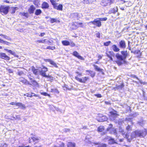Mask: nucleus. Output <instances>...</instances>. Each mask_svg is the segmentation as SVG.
<instances>
[{
	"mask_svg": "<svg viewBox=\"0 0 147 147\" xmlns=\"http://www.w3.org/2000/svg\"><path fill=\"white\" fill-rule=\"evenodd\" d=\"M121 133L122 136L125 135V137L127 139V141L129 142H130L134 138L137 137H144V132L138 130L133 131L130 135L129 133H126L125 134L123 130L122 131Z\"/></svg>",
	"mask_w": 147,
	"mask_h": 147,
	"instance_id": "f257e3e1",
	"label": "nucleus"
},
{
	"mask_svg": "<svg viewBox=\"0 0 147 147\" xmlns=\"http://www.w3.org/2000/svg\"><path fill=\"white\" fill-rule=\"evenodd\" d=\"M121 55L119 53H117L115 57L117 59L116 63L119 66H121L124 64L126 63L125 59L129 56V55L127 50L123 51L121 52Z\"/></svg>",
	"mask_w": 147,
	"mask_h": 147,
	"instance_id": "f03ea898",
	"label": "nucleus"
},
{
	"mask_svg": "<svg viewBox=\"0 0 147 147\" xmlns=\"http://www.w3.org/2000/svg\"><path fill=\"white\" fill-rule=\"evenodd\" d=\"M42 69L44 70H41L40 71V74L42 76L45 77L49 79V80H53V77L51 75H47L46 74V72L48 71L47 68L44 65L42 66Z\"/></svg>",
	"mask_w": 147,
	"mask_h": 147,
	"instance_id": "7ed1b4c3",
	"label": "nucleus"
},
{
	"mask_svg": "<svg viewBox=\"0 0 147 147\" xmlns=\"http://www.w3.org/2000/svg\"><path fill=\"white\" fill-rule=\"evenodd\" d=\"M84 27V25L82 22L75 21L72 22L71 28L72 30H75L79 27L83 28Z\"/></svg>",
	"mask_w": 147,
	"mask_h": 147,
	"instance_id": "20e7f679",
	"label": "nucleus"
},
{
	"mask_svg": "<svg viewBox=\"0 0 147 147\" xmlns=\"http://www.w3.org/2000/svg\"><path fill=\"white\" fill-rule=\"evenodd\" d=\"M10 7L9 6L1 5L0 6V13L2 15L7 14L9 11Z\"/></svg>",
	"mask_w": 147,
	"mask_h": 147,
	"instance_id": "39448f33",
	"label": "nucleus"
},
{
	"mask_svg": "<svg viewBox=\"0 0 147 147\" xmlns=\"http://www.w3.org/2000/svg\"><path fill=\"white\" fill-rule=\"evenodd\" d=\"M109 118L112 120H115L117 117L119 116V114L117 113V111L113 109L112 111L109 112Z\"/></svg>",
	"mask_w": 147,
	"mask_h": 147,
	"instance_id": "423d86ee",
	"label": "nucleus"
},
{
	"mask_svg": "<svg viewBox=\"0 0 147 147\" xmlns=\"http://www.w3.org/2000/svg\"><path fill=\"white\" fill-rule=\"evenodd\" d=\"M50 1L54 9L60 11H62L63 10V6L62 4H60L58 6H57V4L56 3L55 1L54 0H50Z\"/></svg>",
	"mask_w": 147,
	"mask_h": 147,
	"instance_id": "0eeeda50",
	"label": "nucleus"
},
{
	"mask_svg": "<svg viewBox=\"0 0 147 147\" xmlns=\"http://www.w3.org/2000/svg\"><path fill=\"white\" fill-rule=\"evenodd\" d=\"M105 54L106 56L109 59V60L111 61H113V58L115 56V53L112 51H106Z\"/></svg>",
	"mask_w": 147,
	"mask_h": 147,
	"instance_id": "6e6552de",
	"label": "nucleus"
},
{
	"mask_svg": "<svg viewBox=\"0 0 147 147\" xmlns=\"http://www.w3.org/2000/svg\"><path fill=\"white\" fill-rule=\"evenodd\" d=\"M75 78L79 82L83 83H86L89 79V77L86 76L82 78H79L77 76H76L75 77Z\"/></svg>",
	"mask_w": 147,
	"mask_h": 147,
	"instance_id": "1a4fd4ad",
	"label": "nucleus"
},
{
	"mask_svg": "<svg viewBox=\"0 0 147 147\" xmlns=\"http://www.w3.org/2000/svg\"><path fill=\"white\" fill-rule=\"evenodd\" d=\"M93 24L96 25L98 27H100L102 25L101 22L100 20L97 18L94 19L93 21H91L89 22Z\"/></svg>",
	"mask_w": 147,
	"mask_h": 147,
	"instance_id": "9d476101",
	"label": "nucleus"
},
{
	"mask_svg": "<svg viewBox=\"0 0 147 147\" xmlns=\"http://www.w3.org/2000/svg\"><path fill=\"white\" fill-rule=\"evenodd\" d=\"M109 127L107 129V131H109L111 134H116L117 131L116 129L113 128V125L111 124H110L109 125Z\"/></svg>",
	"mask_w": 147,
	"mask_h": 147,
	"instance_id": "9b49d317",
	"label": "nucleus"
},
{
	"mask_svg": "<svg viewBox=\"0 0 147 147\" xmlns=\"http://www.w3.org/2000/svg\"><path fill=\"white\" fill-rule=\"evenodd\" d=\"M106 116L102 115L101 114H99L97 117V120L99 122H103L107 119Z\"/></svg>",
	"mask_w": 147,
	"mask_h": 147,
	"instance_id": "f8f14e48",
	"label": "nucleus"
},
{
	"mask_svg": "<svg viewBox=\"0 0 147 147\" xmlns=\"http://www.w3.org/2000/svg\"><path fill=\"white\" fill-rule=\"evenodd\" d=\"M44 61L46 62H49L50 64L52 65V66L56 68H58V66L57 64L53 60L49 59H44Z\"/></svg>",
	"mask_w": 147,
	"mask_h": 147,
	"instance_id": "ddd939ff",
	"label": "nucleus"
},
{
	"mask_svg": "<svg viewBox=\"0 0 147 147\" xmlns=\"http://www.w3.org/2000/svg\"><path fill=\"white\" fill-rule=\"evenodd\" d=\"M131 52L136 55V58H140L141 56L142 53L140 52V50L139 49L136 50L134 51H131Z\"/></svg>",
	"mask_w": 147,
	"mask_h": 147,
	"instance_id": "4468645a",
	"label": "nucleus"
},
{
	"mask_svg": "<svg viewBox=\"0 0 147 147\" xmlns=\"http://www.w3.org/2000/svg\"><path fill=\"white\" fill-rule=\"evenodd\" d=\"M29 79L31 80V83L29 82V84H28V85L32 86L33 87H38L39 86V84L35 80H32V79L31 78H29Z\"/></svg>",
	"mask_w": 147,
	"mask_h": 147,
	"instance_id": "2eb2a0df",
	"label": "nucleus"
},
{
	"mask_svg": "<svg viewBox=\"0 0 147 147\" xmlns=\"http://www.w3.org/2000/svg\"><path fill=\"white\" fill-rule=\"evenodd\" d=\"M0 58L6 61L9 60L10 58L6 55L5 53H0Z\"/></svg>",
	"mask_w": 147,
	"mask_h": 147,
	"instance_id": "dca6fc26",
	"label": "nucleus"
},
{
	"mask_svg": "<svg viewBox=\"0 0 147 147\" xmlns=\"http://www.w3.org/2000/svg\"><path fill=\"white\" fill-rule=\"evenodd\" d=\"M31 139L32 140L33 142H35L34 144L38 143L40 140L39 138L38 137L33 136L31 137V138H29L28 142L30 143L31 142Z\"/></svg>",
	"mask_w": 147,
	"mask_h": 147,
	"instance_id": "f3484780",
	"label": "nucleus"
},
{
	"mask_svg": "<svg viewBox=\"0 0 147 147\" xmlns=\"http://www.w3.org/2000/svg\"><path fill=\"white\" fill-rule=\"evenodd\" d=\"M119 47L122 49H125L126 47V43L125 40H121L119 42Z\"/></svg>",
	"mask_w": 147,
	"mask_h": 147,
	"instance_id": "a211bd4d",
	"label": "nucleus"
},
{
	"mask_svg": "<svg viewBox=\"0 0 147 147\" xmlns=\"http://www.w3.org/2000/svg\"><path fill=\"white\" fill-rule=\"evenodd\" d=\"M124 86V84L123 83H122L120 85H118L116 84L115 86L113 88V89L114 90H119L121 89Z\"/></svg>",
	"mask_w": 147,
	"mask_h": 147,
	"instance_id": "6ab92c4d",
	"label": "nucleus"
},
{
	"mask_svg": "<svg viewBox=\"0 0 147 147\" xmlns=\"http://www.w3.org/2000/svg\"><path fill=\"white\" fill-rule=\"evenodd\" d=\"M35 9V7L33 5H32L30 6V7L28 8V11L30 14H32L34 13Z\"/></svg>",
	"mask_w": 147,
	"mask_h": 147,
	"instance_id": "aec40b11",
	"label": "nucleus"
},
{
	"mask_svg": "<svg viewBox=\"0 0 147 147\" xmlns=\"http://www.w3.org/2000/svg\"><path fill=\"white\" fill-rule=\"evenodd\" d=\"M49 7V5L47 2L44 1L42 4L41 7L42 9H48Z\"/></svg>",
	"mask_w": 147,
	"mask_h": 147,
	"instance_id": "412c9836",
	"label": "nucleus"
},
{
	"mask_svg": "<svg viewBox=\"0 0 147 147\" xmlns=\"http://www.w3.org/2000/svg\"><path fill=\"white\" fill-rule=\"evenodd\" d=\"M72 54L74 56L78 58L79 59L82 60H84V58L81 56L79 55L78 53L76 51H74L73 53Z\"/></svg>",
	"mask_w": 147,
	"mask_h": 147,
	"instance_id": "4be33fe9",
	"label": "nucleus"
},
{
	"mask_svg": "<svg viewBox=\"0 0 147 147\" xmlns=\"http://www.w3.org/2000/svg\"><path fill=\"white\" fill-rule=\"evenodd\" d=\"M20 82H22L24 84L28 85V84H29V81L24 78L22 77H20Z\"/></svg>",
	"mask_w": 147,
	"mask_h": 147,
	"instance_id": "5701e85b",
	"label": "nucleus"
},
{
	"mask_svg": "<svg viewBox=\"0 0 147 147\" xmlns=\"http://www.w3.org/2000/svg\"><path fill=\"white\" fill-rule=\"evenodd\" d=\"M4 50L5 51H7L8 52L10 53L12 55H13L14 57H19V56L18 55H16V53L15 52L11 50H8L6 49H5Z\"/></svg>",
	"mask_w": 147,
	"mask_h": 147,
	"instance_id": "b1692460",
	"label": "nucleus"
},
{
	"mask_svg": "<svg viewBox=\"0 0 147 147\" xmlns=\"http://www.w3.org/2000/svg\"><path fill=\"white\" fill-rule=\"evenodd\" d=\"M16 106L22 109H25L26 107L24 105L20 102L16 103Z\"/></svg>",
	"mask_w": 147,
	"mask_h": 147,
	"instance_id": "393cba45",
	"label": "nucleus"
},
{
	"mask_svg": "<svg viewBox=\"0 0 147 147\" xmlns=\"http://www.w3.org/2000/svg\"><path fill=\"white\" fill-rule=\"evenodd\" d=\"M31 70L35 75H36L38 74L39 72L38 69H36L34 66H32Z\"/></svg>",
	"mask_w": 147,
	"mask_h": 147,
	"instance_id": "a878e982",
	"label": "nucleus"
},
{
	"mask_svg": "<svg viewBox=\"0 0 147 147\" xmlns=\"http://www.w3.org/2000/svg\"><path fill=\"white\" fill-rule=\"evenodd\" d=\"M93 66L94 67L95 69L97 71L103 73V69L100 68L97 65L94 64Z\"/></svg>",
	"mask_w": 147,
	"mask_h": 147,
	"instance_id": "bb28decb",
	"label": "nucleus"
},
{
	"mask_svg": "<svg viewBox=\"0 0 147 147\" xmlns=\"http://www.w3.org/2000/svg\"><path fill=\"white\" fill-rule=\"evenodd\" d=\"M112 49L115 52H118L120 51V49L116 45H113L112 46Z\"/></svg>",
	"mask_w": 147,
	"mask_h": 147,
	"instance_id": "cd10ccee",
	"label": "nucleus"
},
{
	"mask_svg": "<svg viewBox=\"0 0 147 147\" xmlns=\"http://www.w3.org/2000/svg\"><path fill=\"white\" fill-rule=\"evenodd\" d=\"M105 127L103 126L100 125L97 128V131L98 132H102L105 130Z\"/></svg>",
	"mask_w": 147,
	"mask_h": 147,
	"instance_id": "c85d7f7f",
	"label": "nucleus"
},
{
	"mask_svg": "<svg viewBox=\"0 0 147 147\" xmlns=\"http://www.w3.org/2000/svg\"><path fill=\"white\" fill-rule=\"evenodd\" d=\"M86 72H88L90 74V76L92 77H94L95 75V73L93 71L90 70H86Z\"/></svg>",
	"mask_w": 147,
	"mask_h": 147,
	"instance_id": "c756f323",
	"label": "nucleus"
},
{
	"mask_svg": "<svg viewBox=\"0 0 147 147\" xmlns=\"http://www.w3.org/2000/svg\"><path fill=\"white\" fill-rule=\"evenodd\" d=\"M67 147H75L76 144L72 142H68L67 144Z\"/></svg>",
	"mask_w": 147,
	"mask_h": 147,
	"instance_id": "7c9ffc66",
	"label": "nucleus"
},
{
	"mask_svg": "<svg viewBox=\"0 0 147 147\" xmlns=\"http://www.w3.org/2000/svg\"><path fill=\"white\" fill-rule=\"evenodd\" d=\"M109 144H111L117 143L114 139L113 138H110L109 140Z\"/></svg>",
	"mask_w": 147,
	"mask_h": 147,
	"instance_id": "2f4dec72",
	"label": "nucleus"
},
{
	"mask_svg": "<svg viewBox=\"0 0 147 147\" xmlns=\"http://www.w3.org/2000/svg\"><path fill=\"white\" fill-rule=\"evenodd\" d=\"M62 44L65 46H68L70 45L69 42L67 40H64L62 41Z\"/></svg>",
	"mask_w": 147,
	"mask_h": 147,
	"instance_id": "473e14b6",
	"label": "nucleus"
},
{
	"mask_svg": "<svg viewBox=\"0 0 147 147\" xmlns=\"http://www.w3.org/2000/svg\"><path fill=\"white\" fill-rule=\"evenodd\" d=\"M42 13V11L40 9H38L36 10L35 12V14L36 15L38 16L40 15Z\"/></svg>",
	"mask_w": 147,
	"mask_h": 147,
	"instance_id": "72a5a7b5",
	"label": "nucleus"
},
{
	"mask_svg": "<svg viewBox=\"0 0 147 147\" xmlns=\"http://www.w3.org/2000/svg\"><path fill=\"white\" fill-rule=\"evenodd\" d=\"M40 0H34L33 3L36 7H38L40 4Z\"/></svg>",
	"mask_w": 147,
	"mask_h": 147,
	"instance_id": "f704fd0d",
	"label": "nucleus"
},
{
	"mask_svg": "<svg viewBox=\"0 0 147 147\" xmlns=\"http://www.w3.org/2000/svg\"><path fill=\"white\" fill-rule=\"evenodd\" d=\"M11 13L14 14L15 13L16 11L18 9V7H11Z\"/></svg>",
	"mask_w": 147,
	"mask_h": 147,
	"instance_id": "c9c22d12",
	"label": "nucleus"
},
{
	"mask_svg": "<svg viewBox=\"0 0 147 147\" xmlns=\"http://www.w3.org/2000/svg\"><path fill=\"white\" fill-rule=\"evenodd\" d=\"M50 92L53 93H56L57 94L59 93V92L57 88L51 89Z\"/></svg>",
	"mask_w": 147,
	"mask_h": 147,
	"instance_id": "e433bc0d",
	"label": "nucleus"
},
{
	"mask_svg": "<svg viewBox=\"0 0 147 147\" xmlns=\"http://www.w3.org/2000/svg\"><path fill=\"white\" fill-rule=\"evenodd\" d=\"M50 22L51 23H53L54 22H56L57 21L58 22H60V21L59 20L57 21L56 19L55 18H51L50 19Z\"/></svg>",
	"mask_w": 147,
	"mask_h": 147,
	"instance_id": "4c0bfd02",
	"label": "nucleus"
},
{
	"mask_svg": "<svg viewBox=\"0 0 147 147\" xmlns=\"http://www.w3.org/2000/svg\"><path fill=\"white\" fill-rule=\"evenodd\" d=\"M111 13H115L116 12H117L118 11V8L117 7L116 8H113L111 11Z\"/></svg>",
	"mask_w": 147,
	"mask_h": 147,
	"instance_id": "58836bf2",
	"label": "nucleus"
},
{
	"mask_svg": "<svg viewBox=\"0 0 147 147\" xmlns=\"http://www.w3.org/2000/svg\"><path fill=\"white\" fill-rule=\"evenodd\" d=\"M0 36L3 37L4 38L7 39L9 40H11V39L10 38H9L8 36L6 35H3L2 34H0Z\"/></svg>",
	"mask_w": 147,
	"mask_h": 147,
	"instance_id": "ea45409f",
	"label": "nucleus"
},
{
	"mask_svg": "<svg viewBox=\"0 0 147 147\" xmlns=\"http://www.w3.org/2000/svg\"><path fill=\"white\" fill-rule=\"evenodd\" d=\"M111 43V42L110 41H109L105 42L103 43V45L105 46H108L110 45Z\"/></svg>",
	"mask_w": 147,
	"mask_h": 147,
	"instance_id": "a19ab883",
	"label": "nucleus"
},
{
	"mask_svg": "<svg viewBox=\"0 0 147 147\" xmlns=\"http://www.w3.org/2000/svg\"><path fill=\"white\" fill-rule=\"evenodd\" d=\"M46 40V39H45L44 40H38L36 41V42H37L38 43H44Z\"/></svg>",
	"mask_w": 147,
	"mask_h": 147,
	"instance_id": "79ce46f5",
	"label": "nucleus"
},
{
	"mask_svg": "<svg viewBox=\"0 0 147 147\" xmlns=\"http://www.w3.org/2000/svg\"><path fill=\"white\" fill-rule=\"evenodd\" d=\"M107 145L105 143H102L98 145L97 147H107Z\"/></svg>",
	"mask_w": 147,
	"mask_h": 147,
	"instance_id": "37998d69",
	"label": "nucleus"
},
{
	"mask_svg": "<svg viewBox=\"0 0 147 147\" xmlns=\"http://www.w3.org/2000/svg\"><path fill=\"white\" fill-rule=\"evenodd\" d=\"M46 49L49 50H54L55 49V46L51 47L50 46H48L47 47Z\"/></svg>",
	"mask_w": 147,
	"mask_h": 147,
	"instance_id": "c03bdc74",
	"label": "nucleus"
},
{
	"mask_svg": "<svg viewBox=\"0 0 147 147\" xmlns=\"http://www.w3.org/2000/svg\"><path fill=\"white\" fill-rule=\"evenodd\" d=\"M40 94L43 95L44 96H48L49 97H50V95L49 94H48L46 92H40Z\"/></svg>",
	"mask_w": 147,
	"mask_h": 147,
	"instance_id": "a18cd8bd",
	"label": "nucleus"
},
{
	"mask_svg": "<svg viewBox=\"0 0 147 147\" xmlns=\"http://www.w3.org/2000/svg\"><path fill=\"white\" fill-rule=\"evenodd\" d=\"M126 129L127 131H131L132 130L131 127L129 125H128L126 127Z\"/></svg>",
	"mask_w": 147,
	"mask_h": 147,
	"instance_id": "49530a36",
	"label": "nucleus"
},
{
	"mask_svg": "<svg viewBox=\"0 0 147 147\" xmlns=\"http://www.w3.org/2000/svg\"><path fill=\"white\" fill-rule=\"evenodd\" d=\"M97 19L99 20L100 21H105L107 20V18L106 17H105L103 18H97Z\"/></svg>",
	"mask_w": 147,
	"mask_h": 147,
	"instance_id": "de8ad7c7",
	"label": "nucleus"
},
{
	"mask_svg": "<svg viewBox=\"0 0 147 147\" xmlns=\"http://www.w3.org/2000/svg\"><path fill=\"white\" fill-rule=\"evenodd\" d=\"M22 15L26 18H28L29 16L27 12H24L22 13Z\"/></svg>",
	"mask_w": 147,
	"mask_h": 147,
	"instance_id": "09e8293b",
	"label": "nucleus"
},
{
	"mask_svg": "<svg viewBox=\"0 0 147 147\" xmlns=\"http://www.w3.org/2000/svg\"><path fill=\"white\" fill-rule=\"evenodd\" d=\"M24 96H26L28 97H31L32 96V95L31 94L29 93H27L24 94Z\"/></svg>",
	"mask_w": 147,
	"mask_h": 147,
	"instance_id": "8fccbe9b",
	"label": "nucleus"
},
{
	"mask_svg": "<svg viewBox=\"0 0 147 147\" xmlns=\"http://www.w3.org/2000/svg\"><path fill=\"white\" fill-rule=\"evenodd\" d=\"M114 1L115 0H107L108 3L111 5L114 2Z\"/></svg>",
	"mask_w": 147,
	"mask_h": 147,
	"instance_id": "3c124183",
	"label": "nucleus"
},
{
	"mask_svg": "<svg viewBox=\"0 0 147 147\" xmlns=\"http://www.w3.org/2000/svg\"><path fill=\"white\" fill-rule=\"evenodd\" d=\"M2 43H4V44H6L7 45H9L11 44L10 42H8L7 41H5L3 40V42H2Z\"/></svg>",
	"mask_w": 147,
	"mask_h": 147,
	"instance_id": "603ef678",
	"label": "nucleus"
},
{
	"mask_svg": "<svg viewBox=\"0 0 147 147\" xmlns=\"http://www.w3.org/2000/svg\"><path fill=\"white\" fill-rule=\"evenodd\" d=\"M100 33L99 32H98L96 34V37L98 38H100Z\"/></svg>",
	"mask_w": 147,
	"mask_h": 147,
	"instance_id": "864d4df0",
	"label": "nucleus"
},
{
	"mask_svg": "<svg viewBox=\"0 0 147 147\" xmlns=\"http://www.w3.org/2000/svg\"><path fill=\"white\" fill-rule=\"evenodd\" d=\"M70 46L71 47H74L75 46V43L73 42H71L70 43Z\"/></svg>",
	"mask_w": 147,
	"mask_h": 147,
	"instance_id": "5fc2aeb1",
	"label": "nucleus"
},
{
	"mask_svg": "<svg viewBox=\"0 0 147 147\" xmlns=\"http://www.w3.org/2000/svg\"><path fill=\"white\" fill-rule=\"evenodd\" d=\"M94 96H96L97 98H101L102 97V95L100 94H94Z\"/></svg>",
	"mask_w": 147,
	"mask_h": 147,
	"instance_id": "6e6d98bb",
	"label": "nucleus"
},
{
	"mask_svg": "<svg viewBox=\"0 0 147 147\" xmlns=\"http://www.w3.org/2000/svg\"><path fill=\"white\" fill-rule=\"evenodd\" d=\"M59 147H65V144L63 142H62Z\"/></svg>",
	"mask_w": 147,
	"mask_h": 147,
	"instance_id": "4d7b16f0",
	"label": "nucleus"
},
{
	"mask_svg": "<svg viewBox=\"0 0 147 147\" xmlns=\"http://www.w3.org/2000/svg\"><path fill=\"white\" fill-rule=\"evenodd\" d=\"M130 77L132 78H135L136 79H137V80H139V78H138L136 75H131L130 76Z\"/></svg>",
	"mask_w": 147,
	"mask_h": 147,
	"instance_id": "13d9d810",
	"label": "nucleus"
},
{
	"mask_svg": "<svg viewBox=\"0 0 147 147\" xmlns=\"http://www.w3.org/2000/svg\"><path fill=\"white\" fill-rule=\"evenodd\" d=\"M103 55H98V61L100 59H101L102 58V57H103Z\"/></svg>",
	"mask_w": 147,
	"mask_h": 147,
	"instance_id": "bf43d9fd",
	"label": "nucleus"
},
{
	"mask_svg": "<svg viewBox=\"0 0 147 147\" xmlns=\"http://www.w3.org/2000/svg\"><path fill=\"white\" fill-rule=\"evenodd\" d=\"M84 4H89V0H84Z\"/></svg>",
	"mask_w": 147,
	"mask_h": 147,
	"instance_id": "052dcab7",
	"label": "nucleus"
},
{
	"mask_svg": "<svg viewBox=\"0 0 147 147\" xmlns=\"http://www.w3.org/2000/svg\"><path fill=\"white\" fill-rule=\"evenodd\" d=\"M23 74V71H20L18 72V74L19 76H21Z\"/></svg>",
	"mask_w": 147,
	"mask_h": 147,
	"instance_id": "680f3d73",
	"label": "nucleus"
},
{
	"mask_svg": "<svg viewBox=\"0 0 147 147\" xmlns=\"http://www.w3.org/2000/svg\"><path fill=\"white\" fill-rule=\"evenodd\" d=\"M45 34V32H42V33H41L40 35H39V36H41V37H42V36H44Z\"/></svg>",
	"mask_w": 147,
	"mask_h": 147,
	"instance_id": "e2e57ef3",
	"label": "nucleus"
},
{
	"mask_svg": "<svg viewBox=\"0 0 147 147\" xmlns=\"http://www.w3.org/2000/svg\"><path fill=\"white\" fill-rule=\"evenodd\" d=\"M8 72L10 73H13V70L11 69H8Z\"/></svg>",
	"mask_w": 147,
	"mask_h": 147,
	"instance_id": "0e129e2a",
	"label": "nucleus"
},
{
	"mask_svg": "<svg viewBox=\"0 0 147 147\" xmlns=\"http://www.w3.org/2000/svg\"><path fill=\"white\" fill-rule=\"evenodd\" d=\"M105 103L106 105H110L111 104V103L110 102H109V101H105Z\"/></svg>",
	"mask_w": 147,
	"mask_h": 147,
	"instance_id": "69168bd1",
	"label": "nucleus"
},
{
	"mask_svg": "<svg viewBox=\"0 0 147 147\" xmlns=\"http://www.w3.org/2000/svg\"><path fill=\"white\" fill-rule=\"evenodd\" d=\"M9 104L12 105H15L16 106V103L14 102H11Z\"/></svg>",
	"mask_w": 147,
	"mask_h": 147,
	"instance_id": "338daca9",
	"label": "nucleus"
},
{
	"mask_svg": "<svg viewBox=\"0 0 147 147\" xmlns=\"http://www.w3.org/2000/svg\"><path fill=\"white\" fill-rule=\"evenodd\" d=\"M4 2H5L6 3H9V1L7 0H5L4 1Z\"/></svg>",
	"mask_w": 147,
	"mask_h": 147,
	"instance_id": "774afa93",
	"label": "nucleus"
}]
</instances>
